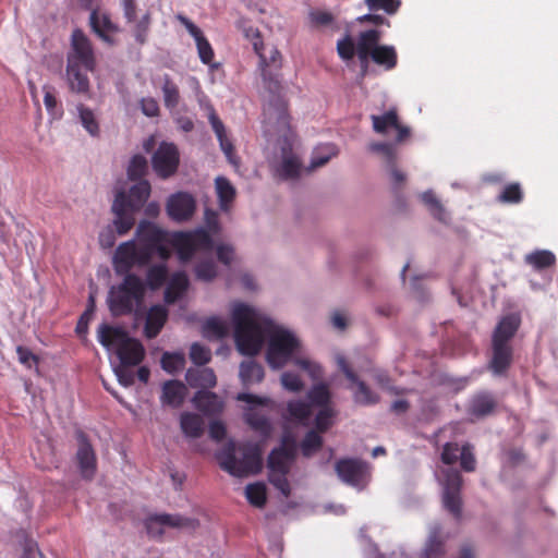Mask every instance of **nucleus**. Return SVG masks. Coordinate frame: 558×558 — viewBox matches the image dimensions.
<instances>
[{
    "mask_svg": "<svg viewBox=\"0 0 558 558\" xmlns=\"http://www.w3.org/2000/svg\"><path fill=\"white\" fill-rule=\"evenodd\" d=\"M458 458L460 459L461 468L464 471L471 472V471L475 470L476 462H475V458L473 454V447L471 445H469V444L463 445L460 448Z\"/></svg>",
    "mask_w": 558,
    "mask_h": 558,
    "instance_id": "nucleus-62",
    "label": "nucleus"
},
{
    "mask_svg": "<svg viewBox=\"0 0 558 558\" xmlns=\"http://www.w3.org/2000/svg\"><path fill=\"white\" fill-rule=\"evenodd\" d=\"M333 415L335 411L330 407L322 408L315 417V425L317 430H327L332 424Z\"/></svg>",
    "mask_w": 558,
    "mask_h": 558,
    "instance_id": "nucleus-63",
    "label": "nucleus"
},
{
    "mask_svg": "<svg viewBox=\"0 0 558 558\" xmlns=\"http://www.w3.org/2000/svg\"><path fill=\"white\" fill-rule=\"evenodd\" d=\"M77 111L80 114V120L84 129L92 135V136H98L99 135V123L94 114V112L85 107L84 105L77 106Z\"/></svg>",
    "mask_w": 558,
    "mask_h": 558,
    "instance_id": "nucleus-51",
    "label": "nucleus"
},
{
    "mask_svg": "<svg viewBox=\"0 0 558 558\" xmlns=\"http://www.w3.org/2000/svg\"><path fill=\"white\" fill-rule=\"evenodd\" d=\"M168 319V310L160 304L153 305L146 315L144 335L148 339L156 338Z\"/></svg>",
    "mask_w": 558,
    "mask_h": 558,
    "instance_id": "nucleus-25",
    "label": "nucleus"
},
{
    "mask_svg": "<svg viewBox=\"0 0 558 558\" xmlns=\"http://www.w3.org/2000/svg\"><path fill=\"white\" fill-rule=\"evenodd\" d=\"M150 195V184L140 180L128 192L117 193L112 204L113 227L119 235L126 234L135 225V214L145 205Z\"/></svg>",
    "mask_w": 558,
    "mask_h": 558,
    "instance_id": "nucleus-3",
    "label": "nucleus"
},
{
    "mask_svg": "<svg viewBox=\"0 0 558 558\" xmlns=\"http://www.w3.org/2000/svg\"><path fill=\"white\" fill-rule=\"evenodd\" d=\"M365 5L371 12L383 11L385 14L396 15L401 5V0H364Z\"/></svg>",
    "mask_w": 558,
    "mask_h": 558,
    "instance_id": "nucleus-45",
    "label": "nucleus"
},
{
    "mask_svg": "<svg viewBox=\"0 0 558 558\" xmlns=\"http://www.w3.org/2000/svg\"><path fill=\"white\" fill-rule=\"evenodd\" d=\"M186 393L187 389L183 383L175 379L167 380L161 388L160 402L162 405L178 409L183 404Z\"/></svg>",
    "mask_w": 558,
    "mask_h": 558,
    "instance_id": "nucleus-22",
    "label": "nucleus"
},
{
    "mask_svg": "<svg viewBox=\"0 0 558 558\" xmlns=\"http://www.w3.org/2000/svg\"><path fill=\"white\" fill-rule=\"evenodd\" d=\"M310 403L316 407H329L330 391L325 384L314 385L307 392Z\"/></svg>",
    "mask_w": 558,
    "mask_h": 558,
    "instance_id": "nucleus-48",
    "label": "nucleus"
},
{
    "mask_svg": "<svg viewBox=\"0 0 558 558\" xmlns=\"http://www.w3.org/2000/svg\"><path fill=\"white\" fill-rule=\"evenodd\" d=\"M193 403L205 415H216L223 410L221 399L216 393L207 390H198L193 397Z\"/></svg>",
    "mask_w": 558,
    "mask_h": 558,
    "instance_id": "nucleus-27",
    "label": "nucleus"
},
{
    "mask_svg": "<svg viewBox=\"0 0 558 558\" xmlns=\"http://www.w3.org/2000/svg\"><path fill=\"white\" fill-rule=\"evenodd\" d=\"M44 104L48 113L53 118H61L63 114L62 106L59 104L56 95V88L51 85H44Z\"/></svg>",
    "mask_w": 558,
    "mask_h": 558,
    "instance_id": "nucleus-46",
    "label": "nucleus"
},
{
    "mask_svg": "<svg viewBox=\"0 0 558 558\" xmlns=\"http://www.w3.org/2000/svg\"><path fill=\"white\" fill-rule=\"evenodd\" d=\"M323 444L322 437L315 430H310L301 442L303 456L311 457Z\"/></svg>",
    "mask_w": 558,
    "mask_h": 558,
    "instance_id": "nucleus-56",
    "label": "nucleus"
},
{
    "mask_svg": "<svg viewBox=\"0 0 558 558\" xmlns=\"http://www.w3.org/2000/svg\"><path fill=\"white\" fill-rule=\"evenodd\" d=\"M371 120L373 131L377 134L386 135L390 130H396V144L403 143L411 135V129L399 122L396 108H390L380 114H372Z\"/></svg>",
    "mask_w": 558,
    "mask_h": 558,
    "instance_id": "nucleus-16",
    "label": "nucleus"
},
{
    "mask_svg": "<svg viewBox=\"0 0 558 558\" xmlns=\"http://www.w3.org/2000/svg\"><path fill=\"white\" fill-rule=\"evenodd\" d=\"M234 343L239 354L244 355V302H236L232 310Z\"/></svg>",
    "mask_w": 558,
    "mask_h": 558,
    "instance_id": "nucleus-37",
    "label": "nucleus"
},
{
    "mask_svg": "<svg viewBox=\"0 0 558 558\" xmlns=\"http://www.w3.org/2000/svg\"><path fill=\"white\" fill-rule=\"evenodd\" d=\"M190 359L196 365H205L211 360V352L207 347L194 342L190 348Z\"/></svg>",
    "mask_w": 558,
    "mask_h": 558,
    "instance_id": "nucleus-58",
    "label": "nucleus"
},
{
    "mask_svg": "<svg viewBox=\"0 0 558 558\" xmlns=\"http://www.w3.org/2000/svg\"><path fill=\"white\" fill-rule=\"evenodd\" d=\"M421 202L427 208L429 214L438 221L448 223L451 219L450 214L442 205L433 190H426L418 195Z\"/></svg>",
    "mask_w": 558,
    "mask_h": 558,
    "instance_id": "nucleus-29",
    "label": "nucleus"
},
{
    "mask_svg": "<svg viewBox=\"0 0 558 558\" xmlns=\"http://www.w3.org/2000/svg\"><path fill=\"white\" fill-rule=\"evenodd\" d=\"M495 407L493 397L487 392L476 395L470 404V413L481 417L489 414Z\"/></svg>",
    "mask_w": 558,
    "mask_h": 558,
    "instance_id": "nucleus-42",
    "label": "nucleus"
},
{
    "mask_svg": "<svg viewBox=\"0 0 558 558\" xmlns=\"http://www.w3.org/2000/svg\"><path fill=\"white\" fill-rule=\"evenodd\" d=\"M254 355H246V384L259 383L264 378V367L253 360Z\"/></svg>",
    "mask_w": 558,
    "mask_h": 558,
    "instance_id": "nucleus-60",
    "label": "nucleus"
},
{
    "mask_svg": "<svg viewBox=\"0 0 558 558\" xmlns=\"http://www.w3.org/2000/svg\"><path fill=\"white\" fill-rule=\"evenodd\" d=\"M246 425L257 430L263 437H268L272 432V424L269 418L265 416H251L246 413Z\"/></svg>",
    "mask_w": 558,
    "mask_h": 558,
    "instance_id": "nucleus-59",
    "label": "nucleus"
},
{
    "mask_svg": "<svg viewBox=\"0 0 558 558\" xmlns=\"http://www.w3.org/2000/svg\"><path fill=\"white\" fill-rule=\"evenodd\" d=\"M230 332L229 325L217 316H210L202 324V335L209 341L222 340Z\"/></svg>",
    "mask_w": 558,
    "mask_h": 558,
    "instance_id": "nucleus-31",
    "label": "nucleus"
},
{
    "mask_svg": "<svg viewBox=\"0 0 558 558\" xmlns=\"http://www.w3.org/2000/svg\"><path fill=\"white\" fill-rule=\"evenodd\" d=\"M295 366L306 372L312 379H319L323 376V367L316 361L304 355V351L293 362Z\"/></svg>",
    "mask_w": 558,
    "mask_h": 558,
    "instance_id": "nucleus-50",
    "label": "nucleus"
},
{
    "mask_svg": "<svg viewBox=\"0 0 558 558\" xmlns=\"http://www.w3.org/2000/svg\"><path fill=\"white\" fill-rule=\"evenodd\" d=\"M180 426L182 432L191 438H198L204 432V421L196 413H182L180 417Z\"/></svg>",
    "mask_w": 558,
    "mask_h": 558,
    "instance_id": "nucleus-38",
    "label": "nucleus"
},
{
    "mask_svg": "<svg viewBox=\"0 0 558 558\" xmlns=\"http://www.w3.org/2000/svg\"><path fill=\"white\" fill-rule=\"evenodd\" d=\"M168 277V269L165 264L151 266L146 274V283L151 290L163 286Z\"/></svg>",
    "mask_w": 558,
    "mask_h": 558,
    "instance_id": "nucleus-47",
    "label": "nucleus"
},
{
    "mask_svg": "<svg viewBox=\"0 0 558 558\" xmlns=\"http://www.w3.org/2000/svg\"><path fill=\"white\" fill-rule=\"evenodd\" d=\"M147 172V160L143 155H134L128 167V175L131 180H140Z\"/></svg>",
    "mask_w": 558,
    "mask_h": 558,
    "instance_id": "nucleus-55",
    "label": "nucleus"
},
{
    "mask_svg": "<svg viewBox=\"0 0 558 558\" xmlns=\"http://www.w3.org/2000/svg\"><path fill=\"white\" fill-rule=\"evenodd\" d=\"M189 288V278L183 271H179L172 275L166 290L165 301L168 304L175 303Z\"/></svg>",
    "mask_w": 558,
    "mask_h": 558,
    "instance_id": "nucleus-32",
    "label": "nucleus"
},
{
    "mask_svg": "<svg viewBox=\"0 0 558 558\" xmlns=\"http://www.w3.org/2000/svg\"><path fill=\"white\" fill-rule=\"evenodd\" d=\"M216 192L219 198V205L222 210H227L230 203L233 202L235 191L229 180L218 177L215 181Z\"/></svg>",
    "mask_w": 558,
    "mask_h": 558,
    "instance_id": "nucleus-43",
    "label": "nucleus"
},
{
    "mask_svg": "<svg viewBox=\"0 0 558 558\" xmlns=\"http://www.w3.org/2000/svg\"><path fill=\"white\" fill-rule=\"evenodd\" d=\"M246 39L251 40L259 58L258 65L268 94L264 105L263 130L267 141L275 142L279 149V155L272 160L274 172L280 180L294 181L301 175L303 166L294 151L295 135L290 128L284 87L277 74L281 66L280 52L274 45L260 40L259 34L252 28H246Z\"/></svg>",
    "mask_w": 558,
    "mask_h": 558,
    "instance_id": "nucleus-1",
    "label": "nucleus"
},
{
    "mask_svg": "<svg viewBox=\"0 0 558 558\" xmlns=\"http://www.w3.org/2000/svg\"><path fill=\"white\" fill-rule=\"evenodd\" d=\"M265 343L266 361L272 369L293 364L303 350L302 340L293 329L246 303V355H255Z\"/></svg>",
    "mask_w": 558,
    "mask_h": 558,
    "instance_id": "nucleus-2",
    "label": "nucleus"
},
{
    "mask_svg": "<svg viewBox=\"0 0 558 558\" xmlns=\"http://www.w3.org/2000/svg\"><path fill=\"white\" fill-rule=\"evenodd\" d=\"M98 340L106 348L116 347L117 355L122 364L138 365L145 356L143 344L121 327L102 324L98 328Z\"/></svg>",
    "mask_w": 558,
    "mask_h": 558,
    "instance_id": "nucleus-5",
    "label": "nucleus"
},
{
    "mask_svg": "<svg viewBox=\"0 0 558 558\" xmlns=\"http://www.w3.org/2000/svg\"><path fill=\"white\" fill-rule=\"evenodd\" d=\"M132 34L135 41L143 46L146 44L151 24V15L146 12L138 21L133 22Z\"/></svg>",
    "mask_w": 558,
    "mask_h": 558,
    "instance_id": "nucleus-49",
    "label": "nucleus"
},
{
    "mask_svg": "<svg viewBox=\"0 0 558 558\" xmlns=\"http://www.w3.org/2000/svg\"><path fill=\"white\" fill-rule=\"evenodd\" d=\"M396 142H372L368 144V150L381 155L389 165H393L397 157Z\"/></svg>",
    "mask_w": 558,
    "mask_h": 558,
    "instance_id": "nucleus-53",
    "label": "nucleus"
},
{
    "mask_svg": "<svg viewBox=\"0 0 558 558\" xmlns=\"http://www.w3.org/2000/svg\"><path fill=\"white\" fill-rule=\"evenodd\" d=\"M523 199L524 192L519 182L506 184L496 196V201L505 205H519Z\"/></svg>",
    "mask_w": 558,
    "mask_h": 558,
    "instance_id": "nucleus-40",
    "label": "nucleus"
},
{
    "mask_svg": "<svg viewBox=\"0 0 558 558\" xmlns=\"http://www.w3.org/2000/svg\"><path fill=\"white\" fill-rule=\"evenodd\" d=\"M440 526L430 527L429 535L425 547L421 554V558H440L444 553L442 543L439 539Z\"/></svg>",
    "mask_w": 558,
    "mask_h": 558,
    "instance_id": "nucleus-41",
    "label": "nucleus"
},
{
    "mask_svg": "<svg viewBox=\"0 0 558 558\" xmlns=\"http://www.w3.org/2000/svg\"><path fill=\"white\" fill-rule=\"evenodd\" d=\"M311 413L310 403L303 400H291L287 403V413L284 414V418L293 423L307 425L311 418Z\"/></svg>",
    "mask_w": 558,
    "mask_h": 558,
    "instance_id": "nucleus-35",
    "label": "nucleus"
},
{
    "mask_svg": "<svg viewBox=\"0 0 558 558\" xmlns=\"http://www.w3.org/2000/svg\"><path fill=\"white\" fill-rule=\"evenodd\" d=\"M439 484L442 487V504L445 509L451 512L456 518L461 515L460 490L462 478L459 471L445 469L440 474H436Z\"/></svg>",
    "mask_w": 558,
    "mask_h": 558,
    "instance_id": "nucleus-11",
    "label": "nucleus"
},
{
    "mask_svg": "<svg viewBox=\"0 0 558 558\" xmlns=\"http://www.w3.org/2000/svg\"><path fill=\"white\" fill-rule=\"evenodd\" d=\"M246 500L255 507H263L266 502V485L260 482L247 484Z\"/></svg>",
    "mask_w": 558,
    "mask_h": 558,
    "instance_id": "nucleus-54",
    "label": "nucleus"
},
{
    "mask_svg": "<svg viewBox=\"0 0 558 558\" xmlns=\"http://www.w3.org/2000/svg\"><path fill=\"white\" fill-rule=\"evenodd\" d=\"M338 155V148L335 144L326 143L314 148L308 166V171L315 170L326 165L332 157Z\"/></svg>",
    "mask_w": 558,
    "mask_h": 558,
    "instance_id": "nucleus-39",
    "label": "nucleus"
},
{
    "mask_svg": "<svg viewBox=\"0 0 558 558\" xmlns=\"http://www.w3.org/2000/svg\"><path fill=\"white\" fill-rule=\"evenodd\" d=\"M169 244L183 262L190 260L197 251H211L214 247L211 234L203 228L173 232L170 234Z\"/></svg>",
    "mask_w": 558,
    "mask_h": 558,
    "instance_id": "nucleus-7",
    "label": "nucleus"
},
{
    "mask_svg": "<svg viewBox=\"0 0 558 558\" xmlns=\"http://www.w3.org/2000/svg\"><path fill=\"white\" fill-rule=\"evenodd\" d=\"M280 383L290 392H299L304 387L300 376L293 372H283L280 376Z\"/></svg>",
    "mask_w": 558,
    "mask_h": 558,
    "instance_id": "nucleus-61",
    "label": "nucleus"
},
{
    "mask_svg": "<svg viewBox=\"0 0 558 558\" xmlns=\"http://www.w3.org/2000/svg\"><path fill=\"white\" fill-rule=\"evenodd\" d=\"M177 20L186 28L189 34L195 39L197 53L201 61L206 65H211L215 58L214 49L204 36L202 29L196 26L190 19L182 14L177 15Z\"/></svg>",
    "mask_w": 558,
    "mask_h": 558,
    "instance_id": "nucleus-18",
    "label": "nucleus"
},
{
    "mask_svg": "<svg viewBox=\"0 0 558 558\" xmlns=\"http://www.w3.org/2000/svg\"><path fill=\"white\" fill-rule=\"evenodd\" d=\"M209 108H210V111L208 114V119H209L211 128H213L214 132L216 133V136L219 141L221 150L225 153L228 160L233 162L234 147H233L231 141L228 138L225 125H223L222 121L219 119V117L217 116L215 109L211 106Z\"/></svg>",
    "mask_w": 558,
    "mask_h": 558,
    "instance_id": "nucleus-30",
    "label": "nucleus"
},
{
    "mask_svg": "<svg viewBox=\"0 0 558 558\" xmlns=\"http://www.w3.org/2000/svg\"><path fill=\"white\" fill-rule=\"evenodd\" d=\"M149 263V253L146 247H141L134 241L121 243L113 256V268L119 276L125 277L132 274L134 266H146Z\"/></svg>",
    "mask_w": 558,
    "mask_h": 558,
    "instance_id": "nucleus-8",
    "label": "nucleus"
},
{
    "mask_svg": "<svg viewBox=\"0 0 558 558\" xmlns=\"http://www.w3.org/2000/svg\"><path fill=\"white\" fill-rule=\"evenodd\" d=\"M513 350L511 344H500L493 342V355L489 362V368L494 375H504L512 362Z\"/></svg>",
    "mask_w": 558,
    "mask_h": 558,
    "instance_id": "nucleus-26",
    "label": "nucleus"
},
{
    "mask_svg": "<svg viewBox=\"0 0 558 558\" xmlns=\"http://www.w3.org/2000/svg\"><path fill=\"white\" fill-rule=\"evenodd\" d=\"M88 71L82 65L66 64L65 75L70 92L88 96L90 92Z\"/></svg>",
    "mask_w": 558,
    "mask_h": 558,
    "instance_id": "nucleus-24",
    "label": "nucleus"
},
{
    "mask_svg": "<svg viewBox=\"0 0 558 558\" xmlns=\"http://www.w3.org/2000/svg\"><path fill=\"white\" fill-rule=\"evenodd\" d=\"M397 60V51L393 46L379 45V43L374 45L373 61L377 65H380L385 70L389 71L396 68Z\"/></svg>",
    "mask_w": 558,
    "mask_h": 558,
    "instance_id": "nucleus-36",
    "label": "nucleus"
},
{
    "mask_svg": "<svg viewBox=\"0 0 558 558\" xmlns=\"http://www.w3.org/2000/svg\"><path fill=\"white\" fill-rule=\"evenodd\" d=\"M295 457V445L293 442L288 444L286 440H283L279 447L274 448L268 456V480L284 498L289 497L291 494L288 474L294 463Z\"/></svg>",
    "mask_w": 558,
    "mask_h": 558,
    "instance_id": "nucleus-6",
    "label": "nucleus"
},
{
    "mask_svg": "<svg viewBox=\"0 0 558 558\" xmlns=\"http://www.w3.org/2000/svg\"><path fill=\"white\" fill-rule=\"evenodd\" d=\"M186 381L193 388H213L217 378L211 368H189L185 374Z\"/></svg>",
    "mask_w": 558,
    "mask_h": 558,
    "instance_id": "nucleus-34",
    "label": "nucleus"
},
{
    "mask_svg": "<svg viewBox=\"0 0 558 558\" xmlns=\"http://www.w3.org/2000/svg\"><path fill=\"white\" fill-rule=\"evenodd\" d=\"M132 366L133 365L122 364L120 362V364L114 368V374L118 378V381L123 387H130L134 384L135 376L131 369Z\"/></svg>",
    "mask_w": 558,
    "mask_h": 558,
    "instance_id": "nucleus-64",
    "label": "nucleus"
},
{
    "mask_svg": "<svg viewBox=\"0 0 558 558\" xmlns=\"http://www.w3.org/2000/svg\"><path fill=\"white\" fill-rule=\"evenodd\" d=\"M195 209V198L186 192H178L171 195L167 202V214L177 222L190 220L193 217Z\"/></svg>",
    "mask_w": 558,
    "mask_h": 558,
    "instance_id": "nucleus-17",
    "label": "nucleus"
},
{
    "mask_svg": "<svg viewBox=\"0 0 558 558\" xmlns=\"http://www.w3.org/2000/svg\"><path fill=\"white\" fill-rule=\"evenodd\" d=\"M145 282L135 274H126L123 280L109 290L107 304L110 313L116 316H125L140 307L145 299Z\"/></svg>",
    "mask_w": 558,
    "mask_h": 558,
    "instance_id": "nucleus-4",
    "label": "nucleus"
},
{
    "mask_svg": "<svg viewBox=\"0 0 558 558\" xmlns=\"http://www.w3.org/2000/svg\"><path fill=\"white\" fill-rule=\"evenodd\" d=\"M180 163V153L175 144L161 142L151 156L155 173L161 179L172 177Z\"/></svg>",
    "mask_w": 558,
    "mask_h": 558,
    "instance_id": "nucleus-14",
    "label": "nucleus"
},
{
    "mask_svg": "<svg viewBox=\"0 0 558 558\" xmlns=\"http://www.w3.org/2000/svg\"><path fill=\"white\" fill-rule=\"evenodd\" d=\"M136 235L138 240V245L141 247L148 248L154 246L159 242H169L170 234L160 229L157 225L143 220L138 223L136 229Z\"/></svg>",
    "mask_w": 558,
    "mask_h": 558,
    "instance_id": "nucleus-20",
    "label": "nucleus"
},
{
    "mask_svg": "<svg viewBox=\"0 0 558 558\" xmlns=\"http://www.w3.org/2000/svg\"><path fill=\"white\" fill-rule=\"evenodd\" d=\"M355 50L356 41H354L350 35H345L343 38L337 41L338 54L345 62L353 59Z\"/></svg>",
    "mask_w": 558,
    "mask_h": 558,
    "instance_id": "nucleus-57",
    "label": "nucleus"
},
{
    "mask_svg": "<svg viewBox=\"0 0 558 558\" xmlns=\"http://www.w3.org/2000/svg\"><path fill=\"white\" fill-rule=\"evenodd\" d=\"M66 64L82 65L85 71H94L95 54L90 40L82 29H74L71 36V50L68 53Z\"/></svg>",
    "mask_w": 558,
    "mask_h": 558,
    "instance_id": "nucleus-13",
    "label": "nucleus"
},
{
    "mask_svg": "<svg viewBox=\"0 0 558 558\" xmlns=\"http://www.w3.org/2000/svg\"><path fill=\"white\" fill-rule=\"evenodd\" d=\"M336 363L350 383L348 389L355 404L369 407L379 402V395L354 373L342 354H337Z\"/></svg>",
    "mask_w": 558,
    "mask_h": 558,
    "instance_id": "nucleus-9",
    "label": "nucleus"
},
{
    "mask_svg": "<svg viewBox=\"0 0 558 558\" xmlns=\"http://www.w3.org/2000/svg\"><path fill=\"white\" fill-rule=\"evenodd\" d=\"M521 318L519 314L512 313L504 316L496 326L492 342L500 344H511V339L514 337Z\"/></svg>",
    "mask_w": 558,
    "mask_h": 558,
    "instance_id": "nucleus-23",
    "label": "nucleus"
},
{
    "mask_svg": "<svg viewBox=\"0 0 558 558\" xmlns=\"http://www.w3.org/2000/svg\"><path fill=\"white\" fill-rule=\"evenodd\" d=\"M89 22L92 29L106 43L112 44L110 34L116 33L118 27L112 23L110 16L94 10L90 13Z\"/></svg>",
    "mask_w": 558,
    "mask_h": 558,
    "instance_id": "nucleus-28",
    "label": "nucleus"
},
{
    "mask_svg": "<svg viewBox=\"0 0 558 558\" xmlns=\"http://www.w3.org/2000/svg\"><path fill=\"white\" fill-rule=\"evenodd\" d=\"M335 469L343 483L359 490H362L369 481V465L360 459L339 460Z\"/></svg>",
    "mask_w": 558,
    "mask_h": 558,
    "instance_id": "nucleus-12",
    "label": "nucleus"
},
{
    "mask_svg": "<svg viewBox=\"0 0 558 558\" xmlns=\"http://www.w3.org/2000/svg\"><path fill=\"white\" fill-rule=\"evenodd\" d=\"M524 263L535 271H542L556 264V255L549 250H534L524 255Z\"/></svg>",
    "mask_w": 558,
    "mask_h": 558,
    "instance_id": "nucleus-33",
    "label": "nucleus"
},
{
    "mask_svg": "<svg viewBox=\"0 0 558 558\" xmlns=\"http://www.w3.org/2000/svg\"><path fill=\"white\" fill-rule=\"evenodd\" d=\"M163 95V104L168 109H174L180 102V92L178 85L172 81L170 75L163 76V84L161 86Z\"/></svg>",
    "mask_w": 558,
    "mask_h": 558,
    "instance_id": "nucleus-44",
    "label": "nucleus"
},
{
    "mask_svg": "<svg viewBox=\"0 0 558 558\" xmlns=\"http://www.w3.org/2000/svg\"><path fill=\"white\" fill-rule=\"evenodd\" d=\"M161 367L169 374H174L185 365V357L182 353L165 352L160 360Z\"/></svg>",
    "mask_w": 558,
    "mask_h": 558,
    "instance_id": "nucleus-52",
    "label": "nucleus"
},
{
    "mask_svg": "<svg viewBox=\"0 0 558 558\" xmlns=\"http://www.w3.org/2000/svg\"><path fill=\"white\" fill-rule=\"evenodd\" d=\"M215 458L221 470L230 475L244 477V446L229 440L220 450L215 453Z\"/></svg>",
    "mask_w": 558,
    "mask_h": 558,
    "instance_id": "nucleus-15",
    "label": "nucleus"
},
{
    "mask_svg": "<svg viewBox=\"0 0 558 558\" xmlns=\"http://www.w3.org/2000/svg\"><path fill=\"white\" fill-rule=\"evenodd\" d=\"M147 534L153 538H160L163 535L165 527L195 531L199 527V521L195 518L185 517L179 513H160L149 515L145 520Z\"/></svg>",
    "mask_w": 558,
    "mask_h": 558,
    "instance_id": "nucleus-10",
    "label": "nucleus"
},
{
    "mask_svg": "<svg viewBox=\"0 0 558 558\" xmlns=\"http://www.w3.org/2000/svg\"><path fill=\"white\" fill-rule=\"evenodd\" d=\"M76 461L82 476L92 480L96 473L97 459L90 442L83 435L80 438Z\"/></svg>",
    "mask_w": 558,
    "mask_h": 558,
    "instance_id": "nucleus-19",
    "label": "nucleus"
},
{
    "mask_svg": "<svg viewBox=\"0 0 558 558\" xmlns=\"http://www.w3.org/2000/svg\"><path fill=\"white\" fill-rule=\"evenodd\" d=\"M381 32L375 28L361 32L356 39L355 53L362 65H367L373 60L374 45L379 43Z\"/></svg>",
    "mask_w": 558,
    "mask_h": 558,
    "instance_id": "nucleus-21",
    "label": "nucleus"
}]
</instances>
